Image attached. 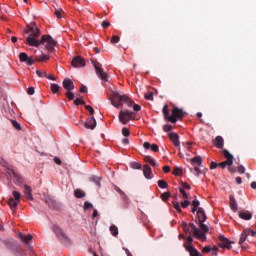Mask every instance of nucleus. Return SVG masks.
Returning a JSON list of instances; mask_svg holds the SVG:
<instances>
[{
	"mask_svg": "<svg viewBox=\"0 0 256 256\" xmlns=\"http://www.w3.org/2000/svg\"><path fill=\"white\" fill-rule=\"evenodd\" d=\"M143 175L146 179H153V173L151 172V166H149V164L143 166Z\"/></svg>",
	"mask_w": 256,
	"mask_h": 256,
	"instance_id": "20",
	"label": "nucleus"
},
{
	"mask_svg": "<svg viewBox=\"0 0 256 256\" xmlns=\"http://www.w3.org/2000/svg\"><path fill=\"white\" fill-rule=\"evenodd\" d=\"M74 195L77 199H83V197H85V192L81 189H76Z\"/></svg>",
	"mask_w": 256,
	"mask_h": 256,
	"instance_id": "31",
	"label": "nucleus"
},
{
	"mask_svg": "<svg viewBox=\"0 0 256 256\" xmlns=\"http://www.w3.org/2000/svg\"><path fill=\"white\" fill-rule=\"evenodd\" d=\"M83 127L86 129H95L97 127V120H95V117H91L87 120V122H82Z\"/></svg>",
	"mask_w": 256,
	"mask_h": 256,
	"instance_id": "13",
	"label": "nucleus"
},
{
	"mask_svg": "<svg viewBox=\"0 0 256 256\" xmlns=\"http://www.w3.org/2000/svg\"><path fill=\"white\" fill-rule=\"evenodd\" d=\"M110 101L111 105H113V107H116V109L123 107V103H125L127 107L133 106L134 111H141V106L139 104H135V102L131 100L129 96L121 95L119 92H112L110 96Z\"/></svg>",
	"mask_w": 256,
	"mask_h": 256,
	"instance_id": "2",
	"label": "nucleus"
},
{
	"mask_svg": "<svg viewBox=\"0 0 256 256\" xmlns=\"http://www.w3.org/2000/svg\"><path fill=\"white\" fill-rule=\"evenodd\" d=\"M90 181L92 183H95V185H97V187H101V178L99 176H91Z\"/></svg>",
	"mask_w": 256,
	"mask_h": 256,
	"instance_id": "30",
	"label": "nucleus"
},
{
	"mask_svg": "<svg viewBox=\"0 0 256 256\" xmlns=\"http://www.w3.org/2000/svg\"><path fill=\"white\" fill-rule=\"evenodd\" d=\"M213 143L217 149H223L225 146V140L221 136H216Z\"/></svg>",
	"mask_w": 256,
	"mask_h": 256,
	"instance_id": "19",
	"label": "nucleus"
},
{
	"mask_svg": "<svg viewBox=\"0 0 256 256\" xmlns=\"http://www.w3.org/2000/svg\"><path fill=\"white\" fill-rule=\"evenodd\" d=\"M218 252H219V248L217 246H214L212 248V255H217Z\"/></svg>",
	"mask_w": 256,
	"mask_h": 256,
	"instance_id": "61",
	"label": "nucleus"
},
{
	"mask_svg": "<svg viewBox=\"0 0 256 256\" xmlns=\"http://www.w3.org/2000/svg\"><path fill=\"white\" fill-rule=\"evenodd\" d=\"M198 225H199V227H200V231H201V233H204V235H205V233H209V226L208 225H206L204 222H198Z\"/></svg>",
	"mask_w": 256,
	"mask_h": 256,
	"instance_id": "27",
	"label": "nucleus"
},
{
	"mask_svg": "<svg viewBox=\"0 0 256 256\" xmlns=\"http://www.w3.org/2000/svg\"><path fill=\"white\" fill-rule=\"evenodd\" d=\"M28 95H35V88L34 87H29L27 90Z\"/></svg>",
	"mask_w": 256,
	"mask_h": 256,
	"instance_id": "57",
	"label": "nucleus"
},
{
	"mask_svg": "<svg viewBox=\"0 0 256 256\" xmlns=\"http://www.w3.org/2000/svg\"><path fill=\"white\" fill-rule=\"evenodd\" d=\"M44 77H46V79H50V81H55V76L53 75H48L47 73H44Z\"/></svg>",
	"mask_w": 256,
	"mask_h": 256,
	"instance_id": "58",
	"label": "nucleus"
},
{
	"mask_svg": "<svg viewBox=\"0 0 256 256\" xmlns=\"http://www.w3.org/2000/svg\"><path fill=\"white\" fill-rule=\"evenodd\" d=\"M189 205H191V202L189 200H185L184 202L181 203V206L183 207V209H187Z\"/></svg>",
	"mask_w": 256,
	"mask_h": 256,
	"instance_id": "51",
	"label": "nucleus"
},
{
	"mask_svg": "<svg viewBox=\"0 0 256 256\" xmlns=\"http://www.w3.org/2000/svg\"><path fill=\"white\" fill-rule=\"evenodd\" d=\"M163 171H164V173H170L171 167H169V166H164V167H163Z\"/></svg>",
	"mask_w": 256,
	"mask_h": 256,
	"instance_id": "63",
	"label": "nucleus"
},
{
	"mask_svg": "<svg viewBox=\"0 0 256 256\" xmlns=\"http://www.w3.org/2000/svg\"><path fill=\"white\" fill-rule=\"evenodd\" d=\"M133 115H135V113L130 112L129 110H120L119 121L123 125H127V123L130 122L131 119H133Z\"/></svg>",
	"mask_w": 256,
	"mask_h": 256,
	"instance_id": "7",
	"label": "nucleus"
},
{
	"mask_svg": "<svg viewBox=\"0 0 256 256\" xmlns=\"http://www.w3.org/2000/svg\"><path fill=\"white\" fill-rule=\"evenodd\" d=\"M131 167H132V169H143V165H141V164H139L137 162H133L131 164Z\"/></svg>",
	"mask_w": 256,
	"mask_h": 256,
	"instance_id": "44",
	"label": "nucleus"
},
{
	"mask_svg": "<svg viewBox=\"0 0 256 256\" xmlns=\"http://www.w3.org/2000/svg\"><path fill=\"white\" fill-rule=\"evenodd\" d=\"M180 189H183V190L187 189V191H190L191 190V185H189V184H187L185 182H181Z\"/></svg>",
	"mask_w": 256,
	"mask_h": 256,
	"instance_id": "41",
	"label": "nucleus"
},
{
	"mask_svg": "<svg viewBox=\"0 0 256 256\" xmlns=\"http://www.w3.org/2000/svg\"><path fill=\"white\" fill-rule=\"evenodd\" d=\"M62 85L66 89V91H73V89H75V84L73 83V80L69 78L64 79Z\"/></svg>",
	"mask_w": 256,
	"mask_h": 256,
	"instance_id": "16",
	"label": "nucleus"
},
{
	"mask_svg": "<svg viewBox=\"0 0 256 256\" xmlns=\"http://www.w3.org/2000/svg\"><path fill=\"white\" fill-rule=\"evenodd\" d=\"M12 125L14 128L17 129V131H21V124H19V122H17L16 120H12Z\"/></svg>",
	"mask_w": 256,
	"mask_h": 256,
	"instance_id": "42",
	"label": "nucleus"
},
{
	"mask_svg": "<svg viewBox=\"0 0 256 256\" xmlns=\"http://www.w3.org/2000/svg\"><path fill=\"white\" fill-rule=\"evenodd\" d=\"M45 203L50 209H57V201L52 196H45Z\"/></svg>",
	"mask_w": 256,
	"mask_h": 256,
	"instance_id": "14",
	"label": "nucleus"
},
{
	"mask_svg": "<svg viewBox=\"0 0 256 256\" xmlns=\"http://www.w3.org/2000/svg\"><path fill=\"white\" fill-rule=\"evenodd\" d=\"M119 41H120L119 36L114 35L111 37V43L115 44V43H119Z\"/></svg>",
	"mask_w": 256,
	"mask_h": 256,
	"instance_id": "52",
	"label": "nucleus"
},
{
	"mask_svg": "<svg viewBox=\"0 0 256 256\" xmlns=\"http://www.w3.org/2000/svg\"><path fill=\"white\" fill-rule=\"evenodd\" d=\"M188 227L189 229H191L194 237H196L197 239H207V236L205 235V233L201 232V229L197 228L195 224L189 223Z\"/></svg>",
	"mask_w": 256,
	"mask_h": 256,
	"instance_id": "9",
	"label": "nucleus"
},
{
	"mask_svg": "<svg viewBox=\"0 0 256 256\" xmlns=\"http://www.w3.org/2000/svg\"><path fill=\"white\" fill-rule=\"evenodd\" d=\"M169 197H171V192H164L161 194L162 201H169Z\"/></svg>",
	"mask_w": 256,
	"mask_h": 256,
	"instance_id": "37",
	"label": "nucleus"
},
{
	"mask_svg": "<svg viewBox=\"0 0 256 256\" xmlns=\"http://www.w3.org/2000/svg\"><path fill=\"white\" fill-rule=\"evenodd\" d=\"M182 173H183V171L179 167H176L173 170V175H182Z\"/></svg>",
	"mask_w": 256,
	"mask_h": 256,
	"instance_id": "47",
	"label": "nucleus"
},
{
	"mask_svg": "<svg viewBox=\"0 0 256 256\" xmlns=\"http://www.w3.org/2000/svg\"><path fill=\"white\" fill-rule=\"evenodd\" d=\"M19 239L25 243L26 247H29V241L33 239V235L29 234L27 236H24L23 234H19Z\"/></svg>",
	"mask_w": 256,
	"mask_h": 256,
	"instance_id": "23",
	"label": "nucleus"
},
{
	"mask_svg": "<svg viewBox=\"0 0 256 256\" xmlns=\"http://www.w3.org/2000/svg\"><path fill=\"white\" fill-rule=\"evenodd\" d=\"M35 61H38L39 63L49 61V56L45 55V54L37 55V56H35Z\"/></svg>",
	"mask_w": 256,
	"mask_h": 256,
	"instance_id": "25",
	"label": "nucleus"
},
{
	"mask_svg": "<svg viewBox=\"0 0 256 256\" xmlns=\"http://www.w3.org/2000/svg\"><path fill=\"white\" fill-rule=\"evenodd\" d=\"M219 247H221L222 249H231V244L235 243V242H231L229 239H227L225 236L220 235L218 237V241H217Z\"/></svg>",
	"mask_w": 256,
	"mask_h": 256,
	"instance_id": "10",
	"label": "nucleus"
},
{
	"mask_svg": "<svg viewBox=\"0 0 256 256\" xmlns=\"http://www.w3.org/2000/svg\"><path fill=\"white\" fill-rule=\"evenodd\" d=\"M66 97H67V99H69V101H73V99H75V94L71 91H67Z\"/></svg>",
	"mask_w": 256,
	"mask_h": 256,
	"instance_id": "40",
	"label": "nucleus"
},
{
	"mask_svg": "<svg viewBox=\"0 0 256 256\" xmlns=\"http://www.w3.org/2000/svg\"><path fill=\"white\" fill-rule=\"evenodd\" d=\"M33 189H31V186L24 185V195L28 201H33Z\"/></svg>",
	"mask_w": 256,
	"mask_h": 256,
	"instance_id": "17",
	"label": "nucleus"
},
{
	"mask_svg": "<svg viewBox=\"0 0 256 256\" xmlns=\"http://www.w3.org/2000/svg\"><path fill=\"white\" fill-rule=\"evenodd\" d=\"M174 209H176V211H178V213H182L181 204H179V202L174 203Z\"/></svg>",
	"mask_w": 256,
	"mask_h": 256,
	"instance_id": "49",
	"label": "nucleus"
},
{
	"mask_svg": "<svg viewBox=\"0 0 256 256\" xmlns=\"http://www.w3.org/2000/svg\"><path fill=\"white\" fill-rule=\"evenodd\" d=\"M92 64L94 65V69L98 77H100L102 81H105V82L109 81V78L107 77V73H105V71H103V68H101V64L95 61H92Z\"/></svg>",
	"mask_w": 256,
	"mask_h": 256,
	"instance_id": "8",
	"label": "nucleus"
},
{
	"mask_svg": "<svg viewBox=\"0 0 256 256\" xmlns=\"http://www.w3.org/2000/svg\"><path fill=\"white\" fill-rule=\"evenodd\" d=\"M170 141L173 143L174 147H179L181 142H179V135L175 132L169 134Z\"/></svg>",
	"mask_w": 256,
	"mask_h": 256,
	"instance_id": "18",
	"label": "nucleus"
},
{
	"mask_svg": "<svg viewBox=\"0 0 256 256\" xmlns=\"http://www.w3.org/2000/svg\"><path fill=\"white\" fill-rule=\"evenodd\" d=\"M217 167H219V164H217V162H211L210 169H217Z\"/></svg>",
	"mask_w": 256,
	"mask_h": 256,
	"instance_id": "60",
	"label": "nucleus"
},
{
	"mask_svg": "<svg viewBox=\"0 0 256 256\" xmlns=\"http://www.w3.org/2000/svg\"><path fill=\"white\" fill-rule=\"evenodd\" d=\"M240 219H244V221H249L251 217H253V214L249 211H244L239 213Z\"/></svg>",
	"mask_w": 256,
	"mask_h": 256,
	"instance_id": "24",
	"label": "nucleus"
},
{
	"mask_svg": "<svg viewBox=\"0 0 256 256\" xmlns=\"http://www.w3.org/2000/svg\"><path fill=\"white\" fill-rule=\"evenodd\" d=\"M13 197H11L8 200V205L11 209V211H15V209H17V205H19V203H21V193L17 192V191H13L12 192Z\"/></svg>",
	"mask_w": 256,
	"mask_h": 256,
	"instance_id": "4",
	"label": "nucleus"
},
{
	"mask_svg": "<svg viewBox=\"0 0 256 256\" xmlns=\"http://www.w3.org/2000/svg\"><path fill=\"white\" fill-rule=\"evenodd\" d=\"M131 134V132H129V130L127 129V128H123L122 129V135L124 136V137H129V135Z\"/></svg>",
	"mask_w": 256,
	"mask_h": 256,
	"instance_id": "50",
	"label": "nucleus"
},
{
	"mask_svg": "<svg viewBox=\"0 0 256 256\" xmlns=\"http://www.w3.org/2000/svg\"><path fill=\"white\" fill-rule=\"evenodd\" d=\"M163 115L166 121L176 123L178 119H183V117H185V112H183V109L181 108L174 107L172 115H169V106L165 105L163 107Z\"/></svg>",
	"mask_w": 256,
	"mask_h": 256,
	"instance_id": "3",
	"label": "nucleus"
},
{
	"mask_svg": "<svg viewBox=\"0 0 256 256\" xmlns=\"http://www.w3.org/2000/svg\"><path fill=\"white\" fill-rule=\"evenodd\" d=\"M50 89L52 93H55V94L59 93V89H60L59 84H55V83L51 84Z\"/></svg>",
	"mask_w": 256,
	"mask_h": 256,
	"instance_id": "34",
	"label": "nucleus"
},
{
	"mask_svg": "<svg viewBox=\"0 0 256 256\" xmlns=\"http://www.w3.org/2000/svg\"><path fill=\"white\" fill-rule=\"evenodd\" d=\"M16 174H17V172H15V170H13L11 168H7L6 175L8 178L15 177Z\"/></svg>",
	"mask_w": 256,
	"mask_h": 256,
	"instance_id": "35",
	"label": "nucleus"
},
{
	"mask_svg": "<svg viewBox=\"0 0 256 256\" xmlns=\"http://www.w3.org/2000/svg\"><path fill=\"white\" fill-rule=\"evenodd\" d=\"M14 183L15 185L21 186L23 185V178L21 176H19V174H14Z\"/></svg>",
	"mask_w": 256,
	"mask_h": 256,
	"instance_id": "29",
	"label": "nucleus"
},
{
	"mask_svg": "<svg viewBox=\"0 0 256 256\" xmlns=\"http://www.w3.org/2000/svg\"><path fill=\"white\" fill-rule=\"evenodd\" d=\"M144 149H151L154 153L159 152V146L157 144H152L149 142H144L143 144Z\"/></svg>",
	"mask_w": 256,
	"mask_h": 256,
	"instance_id": "22",
	"label": "nucleus"
},
{
	"mask_svg": "<svg viewBox=\"0 0 256 256\" xmlns=\"http://www.w3.org/2000/svg\"><path fill=\"white\" fill-rule=\"evenodd\" d=\"M192 205H193V207H195V209H199V205H200L199 200H194V201L192 202Z\"/></svg>",
	"mask_w": 256,
	"mask_h": 256,
	"instance_id": "59",
	"label": "nucleus"
},
{
	"mask_svg": "<svg viewBox=\"0 0 256 256\" xmlns=\"http://www.w3.org/2000/svg\"><path fill=\"white\" fill-rule=\"evenodd\" d=\"M229 201H230V209H232L234 213H237L238 206H237V200L235 199V196L230 195Z\"/></svg>",
	"mask_w": 256,
	"mask_h": 256,
	"instance_id": "21",
	"label": "nucleus"
},
{
	"mask_svg": "<svg viewBox=\"0 0 256 256\" xmlns=\"http://www.w3.org/2000/svg\"><path fill=\"white\" fill-rule=\"evenodd\" d=\"M52 231L55 233V235H56L57 239H59V241H61L62 243H69V237L67 236V234H65L63 229H61V227L54 225L52 227Z\"/></svg>",
	"mask_w": 256,
	"mask_h": 256,
	"instance_id": "6",
	"label": "nucleus"
},
{
	"mask_svg": "<svg viewBox=\"0 0 256 256\" xmlns=\"http://www.w3.org/2000/svg\"><path fill=\"white\" fill-rule=\"evenodd\" d=\"M158 187H160V189H167V187H169V184H167V181L165 180H158Z\"/></svg>",
	"mask_w": 256,
	"mask_h": 256,
	"instance_id": "33",
	"label": "nucleus"
},
{
	"mask_svg": "<svg viewBox=\"0 0 256 256\" xmlns=\"http://www.w3.org/2000/svg\"><path fill=\"white\" fill-rule=\"evenodd\" d=\"M222 155H224L226 161L218 164V167L221 169H225L226 166L231 167L233 165V155L227 149L222 150Z\"/></svg>",
	"mask_w": 256,
	"mask_h": 256,
	"instance_id": "5",
	"label": "nucleus"
},
{
	"mask_svg": "<svg viewBox=\"0 0 256 256\" xmlns=\"http://www.w3.org/2000/svg\"><path fill=\"white\" fill-rule=\"evenodd\" d=\"M173 129V126L166 124L163 127V131H165V133H169V131H171Z\"/></svg>",
	"mask_w": 256,
	"mask_h": 256,
	"instance_id": "48",
	"label": "nucleus"
},
{
	"mask_svg": "<svg viewBox=\"0 0 256 256\" xmlns=\"http://www.w3.org/2000/svg\"><path fill=\"white\" fill-rule=\"evenodd\" d=\"M153 92L149 91L147 93L144 94V97L147 101H153Z\"/></svg>",
	"mask_w": 256,
	"mask_h": 256,
	"instance_id": "38",
	"label": "nucleus"
},
{
	"mask_svg": "<svg viewBox=\"0 0 256 256\" xmlns=\"http://www.w3.org/2000/svg\"><path fill=\"white\" fill-rule=\"evenodd\" d=\"M80 93H87V86L82 85V86L80 87Z\"/></svg>",
	"mask_w": 256,
	"mask_h": 256,
	"instance_id": "62",
	"label": "nucleus"
},
{
	"mask_svg": "<svg viewBox=\"0 0 256 256\" xmlns=\"http://www.w3.org/2000/svg\"><path fill=\"white\" fill-rule=\"evenodd\" d=\"M179 191L184 199H189V194L183 188H179Z\"/></svg>",
	"mask_w": 256,
	"mask_h": 256,
	"instance_id": "45",
	"label": "nucleus"
},
{
	"mask_svg": "<svg viewBox=\"0 0 256 256\" xmlns=\"http://www.w3.org/2000/svg\"><path fill=\"white\" fill-rule=\"evenodd\" d=\"M101 25L104 29H107V27H110L111 23H109L107 20H104Z\"/></svg>",
	"mask_w": 256,
	"mask_h": 256,
	"instance_id": "56",
	"label": "nucleus"
},
{
	"mask_svg": "<svg viewBox=\"0 0 256 256\" xmlns=\"http://www.w3.org/2000/svg\"><path fill=\"white\" fill-rule=\"evenodd\" d=\"M72 67L80 68V67H85L87 64L85 59L81 56H76L72 59Z\"/></svg>",
	"mask_w": 256,
	"mask_h": 256,
	"instance_id": "11",
	"label": "nucleus"
},
{
	"mask_svg": "<svg viewBox=\"0 0 256 256\" xmlns=\"http://www.w3.org/2000/svg\"><path fill=\"white\" fill-rule=\"evenodd\" d=\"M211 251H212L211 246H205V247L202 249V253H211Z\"/></svg>",
	"mask_w": 256,
	"mask_h": 256,
	"instance_id": "53",
	"label": "nucleus"
},
{
	"mask_svg": "<svg viewBox=\"0 0 256 256\" xmlns=\"http://www.w3.org/2000/svg\"><path fill=\"white\" fill-rule=\"evenodd\" d=\"M182 229L184 231V233H189L191 235V229L189 228V225L185 222L182 223Z\"/></svg>",
	"mask_w": 256,
	"mask_h": 256,
	"instance_id": "36",
	"label": "nucleus"
},
{
	"mask_svg": "<svg viewBox=\"0 0 256 256\" xmlns=\"http://www.w3.org/2000/svg\"><path fill=\"white\" fill-rule=\"evenodd\" d=\"M110 232L113 235V237H117L119 235V228L115 225L110 226Z\"/></svg>",
	"mask_w": 256,
	"mask_h": 256,
	"instance_id": "32",
	"label": "nucleus"
},
{
	"mask_svg": "<svg viewBox=\"0 0 256 256\" xmlns=\"http://www.w3.org/2000/svg\"><path fill=\"white\" fill-rule=\"evenodd\" d=\"M85 110L89 111L90 115H94L95 114V110L93 109V107H91L89 105H85Z\"/></svg>",
	"mask_w": 256,
	"mask_h": 256,
	"instance_id": "46",
	"label": "nucleus"
},
{
	"mask_svg": "<svg viewBox=\"0 0 256 256\" xmlns=\"http://www.w3.org/2000/svg\"><path fill=\"white\" fill-rule=\"evenodd\" d=\"M74 105H76V106L85 105V101H83V97H81V98H76V99L74 100Z\"/></svg>",
	"mask_w": 256,
	"mask_h": 256,
	"instance_id": "39",
	"label": "nucleus"
},
{
	"mask_svg": "<svg viewBox=\"0 0 256 256\" xmlns=\"http://www.w3.org/2000/svg\"><path fill=\"white\" fill-rule=\"evenodd\" d=\"M191 163L192 165H198V167H201L203 163V158H201V156H196L192 158Z\"/></svg>",
	"mask_w": 256,
	"mask_h": 256,
	"instance_id": "26",
	"label": "nucleus"
},
{
	"mask_svg": "<svg viewBox=\"0 0 256 256\" xmlns=\"http://www.w3.org/2000/svg\"><path fill=\"white\" fill-rule=\"evenodd\" d=\"M238 173H240V175H243V173H245V168L243 167V165L238 166L237 168Z\"/></svg>",
	"mask_w": 256,
	"mask_h": 256,
	"instance_id": "54",
	"label": "nucleus"
},
{
	"mask_svg": "<svg viewBox=\"0 0 256 256\" xmlns=\"http://www.w3.org/2000/svg\"><path fill=\"white\" fill-rule=\"evenodd\" d=\"M19 59L22 63H26V65H29V66H31V65H33V63H35V60H33V58L29 57L27 55V53H25V52H22L19 54Z\"/></svg>",
	"mask_w": 256,
	"mask_h": 256,
	"instance_id": "12",
	"label": "nucleus"
},
{
	"mask_svg": "<svg viewBox=\"0 0 256 256\" xmlns=\"http://www.w3.org/2000/svg\"><path fill=\"white\" fill-rule=\"evenodd\" d=\"M244 241H247V234L242 232L241 238L239 240V245H243Z\"/></svg>",
	"mask_w": 256,
	"mask_h": 256,
	"instance_id": "43",
	"label": "nucleus"
},
{
	"mask_svg": "<svg viewBox=\"0 0 256 256\" xmlns=\"http://www.w3.org/2000/svg\"><path fill=\"white\" fill-rule=\"evenodd\" d=\"M93 207V204L89 202L84 203V210L87 211V209H91Z\"/></svg>",
	"mask_w": 256,
	"mask_h": 256,
	"instance_id": "55",
	"label": "nucleus"
},
{
	"mask_svg": "<svg viewBox=\"0 0 256 256\" xmlns=\"http://www.w3.org/2000/svg\"><path fill=\"white\" fill-rule=\"evenodd\" d=\"M29 36L26 38V44L30 45L31 47H39V45H45L47 51H53L55 46L57 45V41L53 39L50 35H43L41 37V41L39 42V37L41 35V31L37 28L36 24H30L28 29L25 30Z\"/></svg>",
	"mask_w": 256,
	"mask_h": 256,
	"instance_id": "1",
	"label": "nucleus"
},
{
	"mask_svg": "<svg viewBox=\"0 0 256 256\" xmlns=\"http://www.w3.org/2000/svg\"><path fill=\"white\" fill-rule=\"evenodd\" d=\"M54 163H56V165H61V159L55 157L54 158Z\"/></svg>",
	"mask_w": 256,
	"mask_h": 256,
	"instance_id": "64",
	"label": "nucleus"
},
{
	"mask_svg": "<svg viewBox=\"0 0 256 256\" xmlns=\"http://www.w3.org/2000/svg\"><path fill=\"white\" fill-rule=\"evenodd\" d=\"M144 161L152 165V167H157V162H155V159H153L151 156H145Z\"/></svg>",
	"mask_w": 256,
	"mask_h": 256,
	"instance_id": "28",
	"label": "nucleus"
},
{
	"mask_svg": "<svg viewBox=\"0 0 256 256\" xmlns=\"http://www.w3.org/2000/svg\"><path fill=\"white\" fill-rule=\"evenodd\" d=\"M197 221L198 223H205L207 221V215H205V210H203V208H198Z\"/></svg>",
	"mask_w": 256,
	"mask_h": 256,
	"instance_id": "15",
	"label": "nucleus"
}]
</instances>
